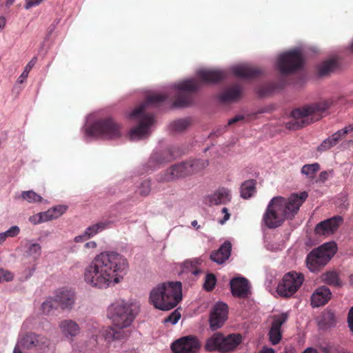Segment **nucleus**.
<instances>
[{"instance_id": "20", "label": "nucleus", "mask_w": 353, "mask_h": 353, "mask_svg": "<svg viewBox=\"0 0 353 353\" xmlns=\"http://www.w3.org/2000/svg\"><path fill=\"white\" fill-rule=\"evenodd\" d=\"M353 131V124L345 127L344 128L337 131L331 137L324 140L318 147V150L323 152L329 150L332 147L336 145L340 140L345 137V136Z\"/></svg>"}, {"instance_id": "18", "label": "nucleus", "mask_w": 353, "mask_h": 353, "mask_svg": "<svg viewBox=\"0 0 353 353\" xmlns=\"http://www.w3.org/2000/svg\"><path fill=\"white\" fill-rule=\"evenodd\" d=\"M288 313L283 312L274 316L273 321L269 331L270 341L272 345H276L281 339V327L288 319Z\"/></svg>"}, {"instance_id": "47", "label": "nucleus", "mask_w": 353, "mask_h": 353, "mask_svg": "<svg viewBox=\"0 0 353 353\" xmlns=\"http://www.w3.org/2000/svg\"><path fill=\"white\" fill-rule=\"evenodd\" d=\"M20 229L17 225L10 227L8 230L6 231L8 237H14L19 234Z\"/></svg>"}, {"instance_id": "17", "label": "nucleus", "mask_w": 353, "mask_h": 353, "mask_svg": "<svg viewBox=\"0 0 353 353\" xmlns=\"http://www.w3.org/2000/svg\"><path fill=\"white\" fill-rule=\"evenodd\" d=\"M57 304L63 310L70 311L75 305L76 295L74 291L68 289H59L54 293Z\"/></svg>"}, {"instance_id": "34", "label": "nucleus", "mask_w": 353, "mask_h": 353, "mask_svg": "<svg viewBox=\"0 0 353 353\" xmlns=\"http://www.w3.org/2000/svg\"><path fill=\"white\" fill-rule=\"evenodd\" d=\"M68 207L64 205H59L48 209L46 212L48 221H52L59 218L67 210Z\"/></svg>"}, {"instance_id": "12", "label": "nucleus", "mask_w": 353, "mask_h": 353, "mask_svg": "<svg viewBox=\"0 0 353 353\" xmlns=\"http://www.w3.org/2000/svg\"><path fill=\"white\" fill-rule=\"evenodd\" d=\"M49 339L42 335L33 332L19 334L14 347L19 349L34 350L38 353L45 352L49 347Z\"/></svg>"}, {"instance_id": "8", "label": "nucleus", "mask_w": 353, "mask_h": 353, "mask_svg": "<svg viewBox=\"0 0 353 353\" xmlns=\"http://www.w3.org/2000/svg\"><path fill=\"white\" fill-rule=\"evenodd\" d=\"M337 246L334 241L325 243L318 248L313 250L307 256V268L312 272H318L327 263L335 254Z\"/></svg>"}, {"instance_id": "6", "label": "nucleus", "mask_w": 353, "mask_h": 353, "mask_svg": "<svg viewBox=\"0 0 353 353\" xmlns=\"http://www.w3.org/2000/svg\"><path fill=\"white\" fill-rule=\"evenodd\" d=\"M333 103L332 99H327L295 109L292 112L291 120L286 123V128L296 130L319 120L322 114L331 107Z\"/></svg>"}, {"instance_id": "44", "label": "nucleus", "mask_w": 353, "mask_h": 353, "mask_svg": "<svg viewBox=\"0 0 353 353\" xmlns=\"http://www.w3.org/2000/svg\"><path fill=\"white\" fill-rule=\"evenodd\" d=\"M151 190L150 181L145 180L143 181L139 188V194L142 196H148Z\"/></svg>"}, {"instance_id": "54", "label": "nucleus", "mask_w": 353, "mask_h": 353, "mask_svg": "<svg viewBox=\"0 0 353 353\" xmlns=\"http://www.w3.org/2000/svg\"><path fill=\"white\" fill-rule=\"evenodd\" d=\"M243 119H244V117L243 115H236L234 117L230 119L228 121V125H232V124L235 123H236L238 121H242Z\"/></svg>"}, {"instance_id": "57", "label": "nucleus", "mask_w": 353, "mask_h": 353, "mask_svg": "<svg viewBox=\"0 0 353 353\" xmlns=\"http://www.w3.org/2000/svg\"><path fill=\"white\" fill-rule=\"evenodd\" d=\"M8 238L7 234L5 232L0 233V245L2 244Z\"/></svg>"}, {"instance_id": "23", "label": "nucleus", "mask_w": 353, "mask_h": 353, "mask_svg": "<svg viewBox=\"0 0 353 353\" xmlns=\"http://www.w3.org/2000/svg\"><path fill=\"white\" fill-rule=\"evenodd\" d=\"M331 292L326 287L318 288L311 296V304L314 307H319L325 304L331 298Z\"/></svg>"}, {"instance_id": "56", "label": "nucleus", "mask_w": 353, "mask_h": 353, "mask_svg": "<svg viewBox=\"0 0 353 353\" xmlns=\"http://www.w3.org/2000/svg\"><path fill=\"white\" fill-rule=\"evenodd\" d=\"M259 353H275L274 350L268 347H264Z\"/></svg>"}, {"instance_id": "63", "label": "nucleus", "mask_w": 353, "mask_h": 353, "mask_svg": "<svg viewBox=\"0 0 353 353\" xmlns=\"http://www.w3.org/2000/svg\"><path fill=\"white\" fill-rule=\"evenodd\" d=\"M28 321H26V322L23 323V328H28Z\"/></svg>"}, {"instance_id": "45", "label": "nucleus", "mask_w": 353, "mask_h": 353, "mask_svg": "<svg viewBox=\"0 0 353 353\" xmlns=\"http://www.w3.org/2000/svg\"><path fill=\"white\" fill-rule=\"evenodd\" d=\"M83 248L88 253L92 254L97 248V243L94 241H90L84 244Z\"/></svg>"}, {"instance_id": "21", "label": "nucleus", "mask_w": 353, "mask_h": 353, "mask_svg": "<svg viewBox=\"0 0 353 353\" xmlns=\"http://www.w3.org/2000/svg\"><path fill=\"white\" fill-rule=\"evenodd\" d=\"M59 328L63 336L70 340H72L78 336L81 332L79 325L72 319H63L59 323Z\"/></svg>"}, {"instance_id": "25", "label": "nucleus", "mask_w": 353, "mask_h": 353, "mask_svg": "<svg viewBox=\"0 0 353 353\" xmlns=\"http://www.w3.org/2000/svg\"><path fill=\"white\" fill-rule=\"evenodd\" d=\"M173 158V155L169 150H163L154 152L148 161V166L151 169L159 168L163 163L170 161Z\"/></svg>"}, {"instance_id": "59", "label": "nucleus", "mask_w": 353, "mask_h": 353, "mask_svg": "<svg viewBox=\"0 0 353 353\" xmlns=\"http://www.w3.org/2000/svg\"><path fill=\"white\" fill-rule=\"evenodd\" d=\"M330 353H349V352H347L345 350L341 349V350H334L330 352Z\"/></svg>"}, {"instance_id": "55", "label": "nucleus", "mask_w": 353, "mask_h": 353, "mask_svg": "<svg viewBox=\"0 0 353 353\" xmlns=\"http://www.w3.org/2000/svg\"><path fill=\"white\" fill-rule=\"evenodd\" d=\"M6 23H7L6 17L4 16H1L0 17V32L2 31L5 28Z\"/></svg>"}, {"instance_id": "35", "label": "nucleus", "mask_w": 353, "mask_h": 353, "mask_svg": "<svg viewBox=\"0 0 353 353\" xmlns=\"http://www.w3.org/2000/svg\"><path fill=\"white\" fill-rule=\"evenodd\" d=\"M20 198L30 203H37L42 201V197L32 190L23 191Z\"/></svg>"}, {"instance_id": "32", "label": "nucleus", "mask_w": 353, "mask_h": 353, "mask_svg": "<svg viewBox=\"0 0 353 353\" xmlns=\"http://www.w3.org/2000/svg\"><path fill=\"white\" fill-rule=\"evenodd\" d=\"M190 119L185 118L172 122L169 125V128L170 130L172 132L179 133L185 130L190 126Z\"/></svg>"}, {"instance_id": "10", "label": "nucleus", "mask_w": 353, "mask_h": 353, "mask_svg": "<svg viewBox=\"0 0 353 353\" xmlns=\"http://www.w3.org/2000/svg\"><path fill=\"white\" fill-rule=\"evenodd\" d=\"M304 52V48L298 47L280 54L275 63L276 68L282 74H288L296 71L303 65V53Z\"/></svg>"}, {"instance_id": "43", "label": "nucleus", "mask_w": 353, "mask_h": 353, "mask_svg": "<svg viewBox=\"0 0 353 353\" xmlns=\"http://www.w3.org/2000/svg\"><path fill=\"white\" fill-rule=\"evenodd\" d=\"M14 279V273L3 269L0 268V283L10 282Z\"/></svg>"}, {"instance_id": "38", "label": "nucleus", "mask_w": 353, "mask_h": 353, "mask_svg": "<svg viewBox=\"0 0 353 353\" xmlns=\"http://www.w3.org/2000/svg\"><path fill=\"white\" fill-rule=\"evenodd\" d=\"M37 61V58L36 57H33L25 66L24 70L21 74L19 77L17 79L18 83H23L28 77V74L31 69L34 66Z\"/></svg>"}, {"instance_id": "37", "label": "nucleus", "mask_w": 353, "mask_h": 353, "mask_svg": "<svg viewBox=\"0 0 353 353\" xmlns=\"http://www.w3.org/2000/svg\"><path fill=\"white\" fill-rule=\"evenodd\" d=\"M336 63L334 59H330L323 62L319 67V73L320 75H326L332 72L336 67Z\"/></svg>"}, {"instance_id": "33", "label": "nucleus", "mask_w": 353, "mask_h": 353, "mask_svg": "<svg viewBox=\"0 0 353 353\" xmlns=\"http://www.w3.org/2000/svg\"><path fill=\"white\" fill-rule=\"evenodd\" d=\"M24 270H23L21 281H24L30 279L35 272L37 262L23 259Z\"/></svg>"}, {"instance_id": "7", "label": "nucleus", "mask_w": 353, "mask_h": 353, "mask_svg": "<svg viewBox=\"0 0 353 353\" xmlns=\"http://www.w3.org/2000/svg\"><path fill=\"white\" fill-rule=\"evenodd\" d=\"M139 311V305L131 301L119 299L108 307V317L119 328L130 326Z\"/></svg>"}, {"instance_id": "51", "label": "nucleus", "mask_w": 353, "mask_h": 353, "mask_svg": "<svg viewBox=\"0 0 353 353\" xmlns=\"http://www.w3.org/2000/svg\"><path fill=\"white\" fill-rule=\"evenodd\" d=\"M222 213L224 214L223 219L219 221V223L223 225L230 217V214L226 208H223L221 210Z\"/></svg>"}, {"instance_id": "22", "label": "nucleus", "mask_w": 353, "mask_h": 353, "mask_svg": "<svg viewBox=\"0 0 353 353\" xmlns=\"http://www.w3.org/2000/svg\"><path fill=\"white\" fill-rule=\"evenodd\" d=\"M230 288L234 296L245 297L250 293V285L246 279L236 277L230 281Z\"/></svg>"}, {"instance_id": "19", "label": "nucleus", "mask_w": 353, "mask_h": 353, "mask_svg": "<svg viewBox=\"0 0 353 353\" xmlns=\"http://www.w3.org/2000/svg\"><path fill=\"white\" fill-rule=\"evenodd\" d=\"M231 191L225 188H220L214 193L204 199V203L209 205L225 204L230 201Z\"/></svg>"}, {"instance_id": "64", "label": "nucleus", "mask_w": 353, "mask_h": 353, "mask_svg": "<svg viewBox=\"0 0 353 353\" xmlns=\"http://www.w3.org/2000/svg\"><path fill=\"white\" fill-rule=\"evenodd\" d=\"M351 142H352V144H353V141H351Z\"/></svg>"}, {"instance_id": "40", "label": "nucleus", "mask_w": 353, "mask_h": 353, "mask_svg": "<svg viewBox=\"0 0 353 353\" xmlns=\"http://www.w3.org/2000/svg\"><path fill=\"white\" fill-rule=\"evenodd\" d=\"M28 221L33 225H38L49 221L46 211L30 216Z\"/></svg>"}, {"instance_id": "11", "label": "nucleus", "mask_w": 353, "mask_h": 353, "mask_svg": "<svg viewBox=\"0 0 353 353\" xmlns=\"http://www.w3.org/2000/svg\"><path fill=\"white\" fill-rule=\"evenodd\" d=\"M241 341V336L239 334L224 336L220 333H216L206 341L205 348L208 351L225 353L234 350Z\"/></svg>"}, {"instance_id": "9", "label": "nucleus", "mask_w": 353, "mask_h": 353, "mask_svg": "<svg viewBox=\"0 0 353 353\" xmlns=\"http://www.w3.org/2000/svg\"><path fill=\"white\" fill-rule=\"evenodd\" d=\"M208 165V161L203 159L190 160L176 164L168 169L160 177L161 181L175 180L180 177L194 174L203 170Z\"/></svg>"}, {"instance_id": "27", "label": "nucleus", "mask_w": 353, "mask_h": 353, "mask_svg": "<svg viewBox=\"0 0 353 353\" xmlns=\"http://www.w3.org/2000/svg\"><path fill=\"white\" fill-rule=\"evenodd\" d=\"M231 249V243L228 241H225L217 251L211 254L210 259L218 264H222L230 256Z\"/></svg>"}, {"instance_id": "24", "label": "nucleus", "mask_w": 353, "mask_h": 353, "mask_svg": "<svg viewBox=\"0 0 353 353\" xmlns=\"http://www.w3.org/2000/svg\"><path fill=\"white\" fill-rule=\"evenodd\" d=\"M232 73L241 78H249L259 74L261 71L248 63H238L231 68Z\"/></svg>"}, {"instance_id": "60", "label": "nucleus", "mask_w": 353, "mask_h": 353, "mask_svg": "<svg viewBox=\"0 0 353 353\" xmlns=\"http://www.w3.org/2000/svg\"><path fill=\"white\" fill-rule=\"evenodd\" d=\"M14 0H7L6 4L7 6H10L14 3Z\"/></svg>"}, {"instance_id": "31", "label": "nucleus", "mask_w": 353, "mask_h": 353, "mask_svg": "<svg viewBox=\"0 0 353 353\" xmlns=\"http://www.w3.org/2000/svg\"><path fill=\"white\" fill-rule=\"evenodd\" d=\"M256 182L254 180H248L243 182L241 186V196L248 199L252 197L256 192Z\"/></svg>"}, {"instance_id": "4", "label": "nucleus", "mask_w": 353, "mask_h": 353, "mask_svg": "<svg viewBox=\"0 0 353 353\" xmlns=\"http://www.w3.org/2000/svg\"><path fill=\"white\" fill-rule=\"evenodd\" d=\"M81 132L86 141L94 138L116 139L121 135L120 125L112 118L101 119L99 112L86 117Z\"/></svg>"}, {"instance_id": "1", "label": "nucleus", "mask_w": 353, "mask_h": 353, "mask_svg": "<svg viewBox=\"0 0 353 353\" xmlns=\"http://www.w3.org/2000/svg\"><path fill=\"white\" fill-rule=\"evenodd\" d=\"M196 79H186L169 85L160 92H152L146 101L128 114V118L138 122L137 126L128 132L132 141H139L148 137L154 124L153 115L148 112L150 105H157L168 97L176 95L172 106L176 108L187 107L192 103L190 93L198 90L203 84H210L222 80L225 72L219 68H202L196 72Z\"/></svg>"}, {"instance_id": "46", "label": "nucleus", "mask_w": 353, "mask_h": 353, "mask_svg": "<svg viewBox=\"0 0 353 353\" xmlns=\"http://www.w3.org/2000/svg\"><path fill=\"white\" fill-rule=\"evenodd\" d=\"M181 318V314L179 312H172L165 320V322H170L173 325H175L177 323L179 320Z\"/></svg>"}, {"instance_id": "61", "label": "nucleus", "mask_w": 353, "mask_h": 353, "mask_svg": "<svg viewBox=\"0 0 353 353\" xmlns=\"http://www.w3.org/2000/svg\"><path fill=\"white\" fill-rule=\"evenodd\" d=\"M12 353H23V352H21V350L19 349L18 347H14Z\"/></svg>"}, {"instance_id": "50", "label": "nucleus", "mask_w": 353, "mask_h": 353, "mask_svg": "<svg viewBox=\"0 0 353 353\" xmlns=\"http://www.w3.org/2000/svg\"><path fill=\"white\" fill-rule=\"evenodd\" d=\"M42 2V0H30L28 1L25 5L26 10L30 9L32 7L37 6Z\"/></svg>"}, {"instance_id": "5", "label": "nucleus", "mask_w": 353, "mask_h": 353, "mask_svg": "<svg viewBox=\"0 0 353 353\" xmlns=\"http://www.w3.org/2000/svg\"><path fill=\"white\" fill-rule=\"evenodd\" d=\"M182 299V285L179 281L162 283L150 291V303L157 309L168 311L175 307Z\"/></svg>"}, {"instance_id": "36", "label": "nucleus", "mask_w": 353, "mask_h": 353, "mask_svg": "<svg viewBox=\"0 0 353 353\" xmlns=\"http://www.w3.org/2000/svg\"><path fill=\"white\" fill-rule=\"evenodd\" d=\"M319 168V165L317 163L307 164L302 167L301 173L309 179H313Z\"/></svg>"}, {"instance_id": "2", "label": "nucleus", "mask_w": 353, "mask_h": 353, "mask_svg": "<svg viewBox=\"0 0 353 353\" xmlns=\"http://www.w3.org/2000/svg\"><path fill=\"white\" fill-rule=\"evenodd\" d=\"M128 268L123 255L114 251L101 252L84 268L83 280L90 288L108 289L123 281Z\"/></svg>"}, {"instance_id": "48", "label": "nucleus", "mask_w": 353, "mask_h": 353, "mask_svg": "<svg viewBox=\"0 0 353 353\" xmlns=\"http://www.w3.org/2000/svg\"><path fill=\"white\" fill-rule=\"evenodd\" d=\"M88 239H90L88 238L85 232L83 231V232L81 233V234L75 236L73 239V241L77 243H80L85 242V241H87Z\"/></svg>"}, {"instance_id": "58", "label": "nucleus", "mask_w": 353, "mask_h": 353, "mask_svg": "<svg viewBox=\"0 0 353 353\" xmlns=\"http://www.w3.org/2000/svg\"><path fill=\"white\" fill-rule=\"evenodd\" d=\"M303 353H318V352L314 348L308 347Z\"/></svg>"}, {"instance_id": "30", "label": "nucleus", "mask_w": 353, "mask_h": 353, "mask_svg": "<svg viewBox=\"0 0 353 353\" xmlns=\"http://www.w3.org/2000/svg\"><path fill=\"white\" fill-rule=\"evenodd\" d=\"M110 223L108 221H100L96 223H94L84 230L88 235L89 239H91L98 234L99 233L103 232L105 229L108 228Z\"/></svg>"}, {"instance_id": "62", "label": "nucleus", "mask_w": 353, "mask_h": 353, "mask_svg": "<svg viewBox=\"0 0 353 353\" xmlns=\"http://www.w3.org/2000/svg\"><path fill=\"white\" fill-rule=\"evenodd\" d=\"M191 225H192L193 227H194V228H196V227L199 228V226H198V222H197V221H196V220H194V221H192Z\"/></svg>"}, {"instance_id": "13", "label": "nucleus", "mask_w": 353, "mask_h": 353, "mask_svg": "<svg viewBox=\"0 0 353 353\" xmlns=\"http://www.w3.org/2000/svg\"><path fill=\"white\" fill-rule=\"evenodd\" d=\"M303 281L304 276L301 273L290 272L283 276L277 286L276 292L281 296H291L299 290Z\"/></svg>"}, {"instance_id": "3", "label": "nucleus", "mask_w": 353, "mask_h": 353, "mask_svg": "<svg viewBox=\"0 0 353 353\" xmlns=\"http://www.w3.org/2000/svg\"><path fill=\"white\" fill-rule=\"evenodd\" d=\"M308 196L306 191L291 194L288 198L273 197L263 216V223L268 228H276L286 219H292Z\"/></svg>"}, {"instance_id": "49", "label": "nucleus", "mask_w": 353, "mask_h": 353, "mask_svg": "<svg viewBox=\"0 0 353 353\" xmlns=\"http://www.w3.org/2000/svg\"><path fill=\"white\" fill-rule=\"evenodd\" d=\"M101 332V330L99 329V327L98 325H93L90 329L88 330V335L92 336L97 337Z\"/></svg>"}, {"instance_id": "39", "label": "nucleus", "mask_w": 353, "mask_h": 353, "mask_svg": "<svg viewBox=\"0 0 353 353\" xmlns=\"http://www.w3.org/2000/svg\"><path fill=\"white\" fill-rule=\"evenodd\" d=\"M57 304L55 295L49 296L41 304V310L43 313L48 314L56 307Z\"/></svg>"}, {"instance_id": "15", "label": "nucleus", "mask_w": 353, "mask_h": 353, "mask_svg": "<svg viewBox=\"0 0 353 353\" xmlns=\"http://www.w3.org/2000/svg\"><path fill=\"white\" fill-rule=\"evenodd\" d=\"M228 305L223 302L216 303L210 313V326L212 330L221 327L228 319Z\"/></svg>"}, {"instance_id": "28", "label": "nucleus", "mask_w": 353, "mask_h": 353, "mask_svg": "<svg viewBox=\"0 0 353 353\" xmlns=\"http://www.w3.org/2000/svg\"><path fill=\"white\" fill-rule=\"evenodd\" d=\"M41 255V246L32 241H28L26 246L23 259L37 262Z\"/></svg>"}, {"instance_id": "52", "label": "nucleus", "mask_w": 353, "mask_h": 353, "mask_svg": "<svg viewBox=\"0 0 353 353\" xmlns=\"http://www.w3.org/2000/svg\"><path fill=\"white\" fill-rule=\"evenodd\" d=\"M348 327L353 332V307L350 309L347 318Z\"/></svg>"}, {"instance_id": "42", "label": "nucleus", "mask_w": 353, "mask_h": 353, "mask_svg": "<svg viewBox=\"0 0 353 353\" xmlns=\"http://www.w3.org/2000/svg\"><path fill=\"white\" fill-rule=\"evenodd\" d=\"M216 284V278L212 274H208L205 276L203 287L206 290H211L214 288Z\"/></svg>"}, {"instance_id": "26", "label": "nucleus", "mask_w": 353, "mask_h": 353, "mask_svg": "<svg viewBox=\"0 0 353 353\" xmlns=\"http://www.w3.org/2000/svg\"><path fill=\"white\" fill-rule=\"evenodd\" d=\"M242 88L239 85H234L225 89L220 94V100L224 103L234 102L241 99Z\"/></svg>"}, {"instance_id": "14", "label": "nucleus", "mask_w": 353, "mask_h": 353, "mask_svg": "<svg viewBox=\"0 0 353 353\" xmlns=\"http://www.w3.org/2000/svg\"><path fill=\"white\" fill-rule=\"evenodd\" d=\"M171 348L174 353H197L200 343L196 337L187 336L175 341Z\"/></svg>"}, {"instance_id": "16", "label": "nucleus", "mask_w": 353, "mask_h": 353, "mask_svg": "<svg viewBox=\"0 0 353 353\" xmlns=\"http://www.w3.org/2000/svg\"><path fill=\"white\" fill-rule=\"evenodd\" d=\"M343 219L341 216H335L319 223L314 229L319 236H330L333 234L343 223Z\"/></svg>"}, {"instance_id": "41", "label": "nucleus", "mask_w": 353, "mask_h": 353, "mask_svg": "<svg viewBox=\"0 0 353 353\" xmlns=\"http://www.w3.org/2000/svg\"><path fill=\"white\" fill-rule=\"evenodd\" d=\"M323 280L328 285H339L338 274L334 272H330L324 274L323 276Z\"/></svg>"}, {"instance_id": "29", "label": "nucleus", "mask_w": 353, "mask_h": 353, "mask_svg": "<svg viewBox=\"0 0 353 353\" xmlns=\"http://www.w3.org/2000/svg\"><path fill=\"white\" fill-rule=\"evenodd\" d=\"M202 263V259L199 258L187 260L183 263V271H185L188 274L197 276L201 272L200 266Z\"/></svg>"}, {"instance_id": "53", "label": "nucleus", "mask_w": 353, "mask_h": 353, "mask_svg": "<svg viewBox=\"0 0 353 353\" xmlns=\"http://www.w3.org/2000/svg\"><path fill=\"white\" fill-rule=\"evenodd\" d=\"M103 335L106 339H110L114 338L113 330L110 327L106 328L103 330Z\"/></svg>"}]
</instances>
